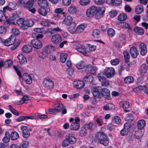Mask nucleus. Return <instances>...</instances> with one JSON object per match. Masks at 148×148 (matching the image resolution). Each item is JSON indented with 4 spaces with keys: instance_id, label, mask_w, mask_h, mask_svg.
Instances as JSON below:
<instances>
[{
    "instance_id": "obj_1",
    "label": "nucleus",
    "mask_w": 148,
    "mask_h": 148,
    "mask_svg": "<svg viewBox=\"0 0 148 148\" xmlns=\"http://www.w3.org/2000/svg\"><path fill=\"white\" fill-rule=\"evenodd\" d=\"M9 3L7 6L3 8V11L0 10V22L2 20L5 21L6 22L5 23H7L8 25H9V18L6 16L5 13L6 10H9Z\"/></svg>"
},
{
    "instance_id": "obj_2",
    "label": "nucleus",
    "mask_w": 148,
    "mask_h": 148,
    "mask_svg": "<svg viewBox=\"0 0 148 148\" xmlns=\"http://www.w3.org/2000/svg\"><path fill=\"white\" fill-rule=\"evenodd\" d=\"M76 46V49L78 52L82 53L84 56H86L88 51L86 47L84 45L79 44L78 42H76L75 44Z\"/></svg>"
},
{
    "instance_id": "obj_3",
    "label": "nucleus",
    "mask_w": 148,
    "mask_h": 148,
    "mask_svg": "<svg viewBox=\"0 0 148 148\" xmlns=\"http://www.w3.org/2000/svg\"><path fill=\"white\" fill-rule=\"evenodd\" d=\"M43 86L49 89L54 87V83L53 80L49 78H45L43 81Z\"/></svg>"
},
{
    "instance_id": "obj_4",
    "label": "nucleus",
    "mask_w": 148,
    "mask_h": 148,
    "mask_svg": "<svg viewBox=\"0 0 148 148\" xmlns=\"http://www.w3.org/2000/svg\"><path fill=\"white\" fill-rule=\"evenodd\" d=\"M104 73L108 78H110L115 74V71L112 67H106L104 70Z\"/></svg>"
},
{
    "instance_id": "obj_5",
    "label": "nucleus",
    "mask_w": 148,
    "mask_h": 148,
    "mask_svg": "<svg viewBox=\"0 0 148 148\" xmlns=\"http://www.w3.org/2000/svg\"><path fill=\"white\" fill-rule=\"evenodd\" d=\"M54 107L56 108L58 112L62 111V114H64L67 113V110L64 105L62 103H59L57 104H55L53 106Z\"/></svg>"
},
{
    "instance_id": "obj_6",
    "label": "nucleus",
    "mask_w": 148,
    "mask_h": 148,
    "mask_svg": "<svg viewBox=\"0 0 148 148\" xmlns=\"http://www.w3.org/2000/svg\"><path fill=\"white\" fill-rule=\"evenodd\" d=\"M34 1L32 0H29L27 3H25L23 8L28 9L29 11L33 13H34L35 11V8H32L33 6Z\"/></svg>"
},
{
    "instance_id": "obj_7",
    "label": "nucleus",
    "mask_w": 148,
    "mask_h": 148,
    "mask_svg": "<svg viewBox=\"0 0 148 148\" xmlns=\"http://www.w3.org/2000/svg\"><path fill=\"white\" fill-rule=\"evenodd\" d=\"M30 43L31 45L36 49H40L42 47V42L37 39L32 40Z\"/></svg>"
},
{
    "instance_id": "obj_8",
    "label": "nucleus",
    "mask_w": 148,
    "mask_h": 148,
    "mask_svg": "<svg viewBox=\"0 0 148 148\" xmlns=\"http://www.w3.org/2000/svg\"><path fill=\"white\" fill-rule=\"evenodd\" d=\"M33 75H28L27 73H24L23 75V79L26 84H30L32 83Z\"/></svg>"
},
{
    "instance_id": "obj_9",
    "label": "nucleus",
    "mask_w": 148,
    "mask_h": 148,
    "mask_svg": "<svg viewBox=\"0 0 148 148\" xmlns=\"http://www.w3.org/2000/svg\"><path fill=\"white\" fill-rule=\"evenodd\" d=\"M97 7L92 6L88 8L86 12V15L87 17H92V16L96 12Z\"/></svg>"
},
{
    "instance_id": "obj_10",
    "label": "nucleus",
    "mask_w": 148,
    "mask_h": 148,
    "mask_svg": "<svg viewBox=\"0 0 148 148\" xmlns=\"http://www.w3.org/2000/svg\"><path fill=\"white\" fill-rule=\"evenodd\" d=\"M130 124L128 123H126L124 125V128L121 131V134L122 136H125L130 131Z\"/></svg>"
},
{
    "instance_id": "obj_11",
    "label": "nucleus",
    "mask_w": 148,
    "mask_h": 148,
    "mask_svg": "<svg viewBox=\"0 0 148 148\" xmlns=\"http://www.w3.org/2000/svg\"><path fill=\"white\" fill-rule=\"evenodd\" d=\"M97 70V69L96 66H91V65H88L86 67V71H89L90 73L92 74L95 75Z\"/></svg>"
},
{
    "instance_id": "obj_12",
    "label": "nucleus",
    "mask_w": 148,
    "mask_h": 148,
    "mask_svg": "<svg viewBox=\"0 0 148 148\" xmlns=\"http://www.w3.org/2000/svg\"><path fill=\"white\" fill-rule=\"evenodd\" d=\"M139 72L141 76L145 75L147 71V67L145 64H142L140 67Z\"/></svg>"
},
{
    "instance_id": "obj_13",
    "label": "nucleus",
    "mask_w": 148,
    "mask_h": 148,
    "mask_svg": "<svg viewBox=\"0 0 148 148\" xmlns=\"http://www.w3.org/2000/svg\"><path fill=\"white\" fill-rule=\"evenodd\" d=\"M62 38L59 35L56 34L53 35L51 38L52 42L56 44L60 42L62 40Z\"/></svg>"
},
{
    "instance_id": "obj_14",
    "label": "nucleus",
    "mask_w": 148,
    "mask_h": 148,
    "mask_svg": "<svg viewBox=\"0 0 148 148\" xmlns=\"http://www.w3.org/2000/svg\"><path fill=\"white\" fill-rule=\"evenodd\" d=\"M21 129L23 131V136L24 138H28L30 136V133L27 129V127L25 126L22 125L21 127Z\"/></svg>"
},
{
    "instance_id": "obj_15",
    "label": "nucleus",
    "mask_w": 148,
    "mask_h": 148,
    "mask_svg": "<svg viewBox=\"0 0 148 148\" xmlns=\"http://www.w3.org/2000/svg\"><path fill=\"white\" fill-rule=\"evenodd\" d=\"M141 49L140 54L142 56L145 55L147 52V49L145 44L143 43H141L139 45Z\"/></svg>"
},
{
    "instance_id": "obj_16",
    "label": "nucleus",
    "mask_w": 148,
    "mask_h": 148,
    "mask_svg": "<svg viewBox=\"0 0 148 148\" xmlns=\"http://www.w3.org/2000/svg\"><path fill=\"white\" fill-rule=\"evenodd\" d=\"M20 63L21 64H24L27 63V59L22 54L20 53L17 56Z\"/></svg>"
},
{
    "instance_id": "obj_17",
    "label": "nucleus",
    "mask_w": 148,
    "mask_h": 148,
    "mask_svg": "<svg viewBox=\"0 0 148 148\" xmlns=\"http://www.w3.org/2000/svg\"><path fill=\"white\" fill-rule=\"evenodd\" d=\"M105 10H103L102 11L101 8L100 7H97L95 14V18L97 19H99L102 17V13H103Z\"/></svg>"
},
{
    "instance_id": "obj_18",
    "label": "nucleus",
    "mask_w": 148,
    "mask_h": 148,
    "mask_svg": "<svg viewBox=\"0 0 148 148\" xmlns=\"http://www.w3.org/2000/svg\"><path fill=\"white\" fill-rule=\"evenodd\" d=\"M130 50L131 56L134 58H136L138 54V52L136 48L134 47H132Z\"/></svg>"
},
{
    "instance_id": "obj_19",
    "label": "nucleus",
    "mask_w": 148,
    "mask_h": 148,
    "mask_svg": "<svg viewBox=\"0 0 148 148\" xmlns=\"http://www.w3.org/2000/svg\"><path fill=\"white\" fill-rule=\"evenodd\" d=\"M84 85V82L82 81L78 80L74 82V85L77 88H83Z\"/></svg>"
},
{
    "instance_id": "obj_20",
    "label": "nucleus",
    "mask_w": 148,
    "mask_h": 148,
    "mask_svg": "<svg viewBox=\"0 0 148 148\" xmlns=\"http://www.w3.org/2000/svg\"><path fill=\"white\" fill-rule=\"evenodd\" d=\"M66 137L67 138L70 144H74L76 141V138L71 134H69L66 135Z\"/></svg>"
},
{
    "instance_id": "obj_21",
    "label": "nucleus",
    "mask_w": 148,
    "mask_h": 148,
    "mask_svg": "<svg viewBox=\"0 0 148 148\" xmlns=\"http://www.w3.org/2000/svg\"><path fill=\"white\" fill-rule=\"evenodd\" d=\"M22 50L23 53H29L32 51V47L30 45H25L22 47Z\"/></svg>"
},
{
    "instance_id": "obj_22",
    "label": "nucleus",
    "mask_w": 148,
    "mask_h": 148,
    "mask_svg": "<svg viewBox=\"0 0 148 148\" xmlns=\"http://www.w3.org/2000/svg\"><path fill=\"white\" fill-rule=\"evenodd\" d=\"M146 123L143 120H140L138 121L137 123L138 130H143L145 126Z\"/></svg>"
},
{
    "instance_id": "obj_23",
    "label": "nucleus",
    "mask_w": 148,
    "mask_h": 148,
    "mask_svg": "<svg viewBox=\"0 0 148 148\" xmlns=\"http://www.w3.org/2000/svg\"><path fill=\"white\" fill-rule=\"evenodd\" d=\"M38 3L39 5L41 7V8H48V4L46 0H38Z\"/></svg>"
},
{
    "instance_id": "obj_24",
    "label": "nucleus",
    "mask_w": 148,
    "mask_h": 148,
    "mask_svg": "<svg viewBox=\"0 0 148 148\" xmlns=\"http://www.w3.org/2000/svg\"><path fill=\"white\" fill-rule=\"evenodd\" d=\"M49 11L50 9L49 8H41L38 11L39 13L43 16H46L47 12H48Z\"/></svg>"
},
{
    "instance_id": "obj_25",
    "label": "nucleus",
    "mask_w": 148,
    "mask_h": 148,
    "mask_svg": "<svg viewBox=\"0 0 148 148\" xmlns=\"http://www.w3.org/2000/svg\"><path fill=\"white\" fill-rule=\"evenodd\" d=\"M25 22L24 19L21 18L17 20L16 23L18 26L21 28L24 29L25 28Z\"/></svg>"
},
{
    "instance_id": "obj_26",
    "label": "nucleus",
    "mask_w": 148,
    "mask_h": 148,
    "mask_svg": "<svg viewBox=\"0 0 148 148\" xmlns=\"http://www.w3.org/2000/svg\"><path fill=\"white\" fill-rule=\"evenodd\" d=\"M72 21V17L70 16H68L65 18L63 23L65 25H69L71 23Z\"/></svg>"
},
{
    "instance_id": "obj_27",
    "label": "nucleus",
    "mask_w": 148,
    "mask_h": 148,
    "mask_svg": "<svg viewBox=\"0 0 148 148\" xmlns=\"http://www.w3.org/2000/svg\"><path fill=\"white\" fill-rule=\"evenodd\" d=\"M103 108L106 110H112L114 109V106L112 103H108L104 106H103Z\"/></svg>"
},
{
    "instance_id": "obj_28",
    "label": "nucleus",
    "mask_w": 148,
    "mask_h": 148,
    "mask_svg": "<svg viewBox=\"0 0 148 148\" xmlns=\"http://www.w3.org/2000/svg\"><path fill=\"white\" fill-rule=\"evenodd\" d=\"M77 27H76L75 25L74 24V25L69 26L68 28V29L71 34H74L77 32Z\"/></svg>"
},
{
    "instance_id": "obj_29",
    "label": "nucleus",
    "mask_w": 148,
    "mask_h": 148,
    "mask_svg": "<svg viewBox=\"0 0 148 148\" xmlns=\"http://www.w3.org/2000/svg\"><path fill=\"white\" fill-rule=\"evenodd\" d=\"M30 100V97L27 95H25L23 96L22 99L17 102V104L19 105L24 103L25 101Z\"/></svg>"
},
{
    "instance_id": "obj_30",
    "label": "nucleus",
    "mask_w": 148,
    "mask_h": 148,
    "mask_svg": "<svg viewBox=\"0 0 148 148\" xmlns=\"http://www.w3.org/2000/svg\"><path fill=\"white\" fill-rule=\"evenodd\" d=\"M144 132V130H138L137 132H136L135 133V136L137 138L140 139L141 138L143 135Z\"/></svg>"
},
{
    "instance_id": "obj_31",
    "label": "nucleus",
    "mask_w": 148,
    "mask_h": 148,
    "mask_svg": "<svg viewBox=\"0 0 148 148\" xmlns=\"http://www.w3.org/2000/svg\"><path fill=\"white\" fill-rule=\"evenodd\" d=\"M134 30L136 33L139 35H142L144 33V29L141 27H135L134 28Z\"/></svg>"
},
{
    "instance_id": "obj_32",
    "label": "nucleus",
    "mask_w": 148,
    "mask_h": 148,
    "mask_svg": "<svg viewBox=\"0 0 148 148\" xmlns=\"http://www.w3.org/2000/svg\"><path fill=\"white\" fill-rule=\"evenodd\" d=\"M14 67L19 78H21V73L23 71L22 68L20 67H17L14 66Z\"/></svg>"
},
{
    "instance_id": "obj_33",
    "label": "nucleus",
    "mask_w": 148,
    "mask_h": 148,
    "mask_svg": "<svg viewBox=\"0 0 148 148\" xmlns=\"http://www.w3.org/2000/svg\"><path fill=\"white\" fill-rule=\"evenodd\" d=\"M48 54L43 49L42 51L38 53L39 57L41 58L44 59L48 57Z\"/></svg>"
},
{
    "instance_id": "obj_34",
    "label": "nucleus",
    "mask_w": 148,
    "mask_h": 148,
    "mask_svg": "<svg viewBox=\"0 0 148 148\" xmlns=\"http://www.w3.org/2000/svg\"><path fill=\"white\" fill-rule=\"evenodd\" d=\"M119 105L123 109L128 108L130 107L129 103L126 101H121L119 102Z\"/></svg>"
},
{
    "instance_id": "obj_35",
    "label": "nucleus",
    "mask_w": 148,
    "mask_h": 148,
    "mask_svg": "<svg viewBox=\"0 0 148 148\" xmlns=\"http://www.w3.org/2000/svg\"><path fill=\"white\" fill-rule=\"evenodd\" d=\"M68 55L67 54L62 53L60 55V59L61 62L63 63H64L67 60Z\"/></svg>"
},
{
    "instance_id": "obj_36",
    "label": "nucleus",
    "mask_w": 148,
    "mask_h": 148,
    "mask_svg": "<svg viewBox=\"0 0 148 148\" xmlns=\"http://www.w3.org/2000/svg\"><path fill=\"white\" fill-rule=\"evenodd\" d=\"M79 126L80 125L79 123L73 122L71 123L70 126V128L72 130H76L79 128Z\"/></svg>"
},
{
    "instance_id": "obj_37",
    "label": "nucleus",
    "mask_w": 148,
    "mask_h": 148,
    "mask_svg": "<svg viewBox=\"0 0 148 148\" xmlns=\"http://www.w3.org/2000/svg\"><path fill=\"white\" fill-rule=\"evenodd\" d=\"M9 59H8L5 62L4 64L3 60L0 59V68H1L4 65L5 68L8 67L9 66Z\"/></svg>"
},
{
    "instance_id": "obj_38",
    "label": "nucleus",
    "mask_w": 148,
    "mask_h": 148,
    "mask_svg": "<svg viewBox=\"0 0 148 148\" xmlns=\"http://www.w3.org/2000/svg\"><path fill=\"white\" fill-rule=\"evenodd\" d=\"M134 119V116L132 113L127 114L125 118L126 121L130 122L132 121Z\"/></svg>"
},
{
    "instance_id": "obj_39",
    "label": "nucleus",
    "mask_w": 148,
    "mask_h": 148,
    "mask_svg": "<svg viewBox=\"0 0 148 148\" xmlns=\"http://www.w3.org/2000/svg\"><path fill=\"white\" fill-rule=\"evenodd\" d=\"M134 81V78L132 76H128L124 79V82L126 84H130L132 83Z\"/></svg>"
},
{
    "instance_id": "obj_40",
    "label": "nucleus",
    "mask_w": 148,
    "mask_h": 148,
    "mask_svg": "<svg viewBox=\"0 0 148 148\" xmlns=\"http://www.w3.org/2000/svg\"><path fill=\"white\" fill-rule=\"evenodd\" d=\"M85 66V63L83 61H81L76 64V66L77 69H83Z\"/></svg>"
},
{
    "instance_id": "obj_41",
    "label": "nucleus",
    "mask_w": 148,
    "mask_h": 148,
    "mask_svg": "<svg viewBox=\"0 0 148 148\" xmlns=\"http://www.w3.org/2000/svg\"><path fill=\"white\" fill-rule=\"evenodd\" d=\"M99 141L100 143L105 146L107 145L109 143V141L107 139V137L106 136V137H104L102 139L100 140Z\"/></svg>"
},
{
    "instance_id": "obj_42",
    "label": "nucleus",
    "mask_w": 148,
    "mask_h": 148,
    "mask_svg": "<svg viewBox=\"0 0 148 148\" xmlns=\"http://www.w3.org/2000/svg\"><path fill=\"white\" fill-rule=\"evenodd\" d=\"M100 32L98 29H95L92 32V36L95 38H98L100 37Z\"/></svg>"
},
{
    "instance_id": "obj_43",
    "label": "nucleus",
    "mask_w": 148,
    "mask_h": 148,
    "mask_svg": "<svg viewBox=\"0 0 148 148\" xmlns=\"http://www.w3.org/2000/svg\"><path fill=\"white\" fill-rule=\"evenodd\" d=\"M112 120V122L116 124H119L121 121L120 118L118 116L113 117Z\"/></svg>"
},
{
    "instance_id": "obj_44",
    "label": "nucleus",
    "mask_w": 148,
    "mask_h": 148,
    "mask_svg": "<svg viewBox=\"0 0 148 148\" xmlns=\"http://www.w3.org/2000/svg\"><path fill=\"white\" fill-rule=\"evenodd\" d=\"M18 16V15L16 13L13 14L12 16L10 18V23H11L13 24H15V20L16 21V19Z\"/></svg>"
},
{
    "instance_id": "obj_45",
    "label": "nucleus",
    "mask_w": 148,
    "mask_h": 148,
    "mask_svg": "<svg viewBox=\"0 0 148 148\" xmlns=\"http://www.w3.org/2000/svg\"><path fill=\"white\" fill-rule=\"evenodd\" d=\"M34 115L36 119H46L47 118V116L45 114H43L39 113H35Z\"/></svg>"
},
{
    "instance_id": "obj_46",
    "label": "nucleus",
    "mask_w": 148,
    "mask_h": 148,
    "mask_svg": "<svg viewBox=\"0 0 148 148\" xmlns=\"http://www.w3.org/2000/svg\"><path fill=\"white\" fill-rule=\"evenodd\" d=\"M19 137L18 134L16 132H12L10 135L11 139L13 140H15L17 139Z\"/></svg>"
},
{
    "instance_id": "obj_47",
    "label": "nucleus",
    "mask_w": 148,
    "mask_h": 148,
    "mask_svg": "<svg viewBox=\"0 0 148 148\" xmlns=\"http://www.w3.org/2000/svg\"><path fill=\"white\" fill-rule=\"evenodd\" d=\"M54 49L53 46L51 45H47L45 46L44 49L49 54L51 51Z\"/></svg>"
},
{
    "instance_id": "obj_48",
    "label": "nucleus",
    "mask_w": 148,
    "mask_h": 148,
    "mask_svg": "<svg viewBox=\"0 0 148 148\" xmlns=\"http://www.w3.org/2000/svg\"><path fill=\"white\" fill-rule=\"evenodd\" d=\"M77 9L76 8L73 6H70L68 9L69 12L71 14H74L77 11Z\"/></svg>"
},
{
    "instance_id": "obj_49",
    "label": "nucleus",
    "mask_w": 148,
    "mask_h": 148,
    "mask_svg": "<svg viewBox=\"0 0 148 148\" xmlns=\"http://www.w3.org/2000/svg\"><path fill=\"white\" fill-rule=\"evenodd\" d=\"M86 26V25L85 24H83L79 25L77 27V31L78 32H83L84 29Z\"/></svg>"
},
{
    "instance_id": "obj_50",
    "label": "nucleus",
    "mask_w": 148,
    "mask_h": 148,
    "mask_svg": "<svg viewBox=\"0 0 148 148\" xmlns=\"http://www.w3.org/2000/svg\"><path fill=\"white\" fill-rule=\"evenodd\" d=\"M123 54L125 58V61L126 63L128 62L130 60V54L129 52L127 51L123 52Z\"/></svg>"
},
{
    "instance_id": "obj_51",
    "label": "nucleus",
    "mask_w": 148,
    "mask_h": 148,
    "mask_svg": "<svg viewBox=\"0 0 148 148\" xmlns=\"http://www.w3.org/2000/svg\"><path fill=\"white\" fill-rule=\"evenodd\" d=\"M106 135L103 132H98L96 135V137L97 138L99 141L103 138L106 137Z\"/></svg>"
},
{
    "instance_id": "obj_52",
    "label": "nucleus",
    "mask_w": 148,
    "mask_h": 148,
    "mask_svg": "<svg viewBox=\"0 0 148 148\" xmlns=\"http://www.w3.org/2000/svg\"><path fill=\"white\" fill-rule=\"evenodd\" d=\"M88 133L87 130L85 127H82L80 131V135L82 136H86Z\"/></svg>"
},
{
    "instance_id": "obj_53",
    "label": "nucleus",
    "mask_w": 148,
    "mask_h": 148,
    "mask_svg": "<svg viewBox=\"0 0 148 148\" xmlns=\"http://www.w3.org/2000/svg\"><path fill=\"white\" fill-rule=\"evenodd\" d=\"M2 140L4 143H8L9 141V133L8 132L5 133V136L3 138Z\"/></svg>"
},
{
    "instance_id": "obj_54",
    "label": "nucleus",
    "mask_w": 148,
    "mask_h": 148,
    "mask_svg": "<svg viewBox=\"0 0 148 148\" xmlns=\"http://www.w3.org/2000/svg\"><path fill=\"white\" fill-rule=\"evenodd\" d=\"M84 80L87 82L91 83L93 82V77L91 75H88L84 79Z\"/></svg>"
},
{
    "instance_id": "obj_55",
    "label": "nucleus",
    "mask_w": 148,
    "mask_h": 148,
    "mask_svg": "<svg viewBox=\"0 0 148 148\" xmlns=\"http://www.w3.org/2000/svg\"><path fill=\"white\" fill-rule=\"evenodd\" d=\"M143 10V7L142 5H138L136 7L135 10V12L136 13L139 14L142 13Z\"/></svg>"
},
{
    "instance_id": "obj_56",
    "label": "nucleus",
    "mask_w": 148,
    "mask_h": 148,
    "mask_svg": "<svg viewBox=\"0 0 148 148\" xmlns=\"http://www.w3.org/2000/svg\"><path fill=\"white\" fill-rule=\"evenodd\" d=\"M34 22L32 20L25 21V27H31L34 25Z\"/></svg>"
},
{
    "instance_id": "obj_57",
    "label": "nucleus",
    "mask_w": 148,
    "mask_h": 148,
    "mask_svg": "<svg viewBox=\"0 0 148 148\" xmlns=\"http://www.w3.org/2000/svg\"><path fill=\"white\" fill-rule=\"evenodd\" d=\"M127 16L125 13L120 14L118 17V19L120 21H124L126 19Z\"/></svg>"
},
{
    "instance_id": "obj_58",
    "label": "nucleus",
    "mask_w": 148,
    "mask_h": 148,
    "mask_svg": "<svg viewBox=\"0 0 148 148\" xmlns=\"http://www.w3.org/2000/svg\"><path fill=\"white\" fill-rule=\"evenodd\" d=\"M16 37L15 36H11L10 37V46L15 44L16 41Z\"/></svg>"
},
{
    "instance_id": "obj_59",
    "label": "nucleus",
    "mask_w": 148,
    "mask_h": 148,
    "mask_svg": "<svg viewBox=\"0 0 148 148\" xmlns=\"http://www.w3.org/2000/svg\"><path fill=\"white\" fill-rule=\"evenodd\" d=\"M97 77L99 79V80L101 82H103V80L105 79V77H104V75L103 73H100L98 74Z\"/></svg>"
},
{
    "instance_id": "obj_60",
    "label": "nucleus",
    "mask_w": 148,
    "mask_h": 148,
    "mask_svg": "<svg viewBox=\"0 0 148 148\" xmlns=\"http://www.w3.org/2000/svg\"><path fill=\"white\" fill-rule=\"evenodd\" d=\"M40 23L43 26L47 27H49L51 26V24H53V23L52 22H50L45 21H41Z\"/></svg>"
},
{
    "instance_id": "obj_61",
    "label": "nucleus",
    "mask_w": 148,
    "mask_h": 148,
    "mask_svg": "<svg viewBox=\"0 0 148 148\" xmlns=\"http://www.w3.org/2000/svg\"><path fill=\"white\" fill-rule=\"evenodd\" d=\"M107 33L109 36L111 37L113 36L115 34L114 30L112 28H110L108 29Z\"/></svg>"
},
{
    "instance_id": "obj_62",
    "label": "nucleus",
    "mask_w": 148,
    "mask_h": 148,
    "mask_svg": "<svg viewBox=\"0 0 148 148\" xmlns=\"http://www.w3.org/2000/svg\"><path fill=\"white\" fill-rule=\"evenodd\" d=\"M101 88L100 87H95L91 89V92H100Z\"/></svg>"
},
{
    "instance_id": "obj_63",
    "label": "nucleus",
    "mask_w": 148,
    "mask_h": 148,
    "mask_svg": "<svg viewBox=\"0 0 148 148\" xmlns=\"http://www.w3.org/2000/svg\"><path fill=\"white\" fill-rule=\"evenodd\" d=\"M28 146V142L27 141L23 142L21 143L19 148H26Z\"/></svg>"
},
{
    "instance_id": "obj_64",
    "label": "nucleus",
    "mask_w": 148,
    "mask_h": 148,
    "mask_svg": "<svg viewBox=\"0 0 148 148\" xmlns=\"http://www.w3.org/2000/svg\"><path fill=\"white\" fill-rule=\"evenodd\" d=\"M69 143L68 140L67 138L66 137V135L65 136V139H64L62 143V146L63 147H65L67 146Z\"/></svg>"
}]
</instances>
